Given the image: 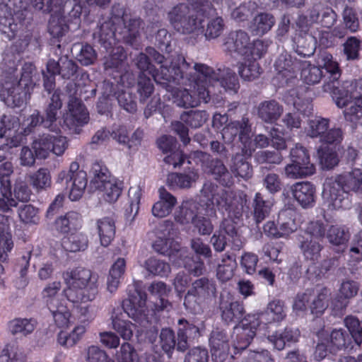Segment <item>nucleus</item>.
<instances>
[{
	"label": "nucleus",
	"mask_w": 362,
	"mask_h": 362,
	"mask_svg": "<svg viewBox=\"0 0 362 362\" xmlns=\"http://www.w3.org/2000/svg\"><path fill=\"white\" fill-rule=\"evenodd\" d=\"M170 71L166 66L160 68L161 78L167 82L189 86L173 90V102L179 107H194L202 103H207L211 90L207 85V78H218L213 68L204 64L195 63L192 67L185 58L177 57L172 64Z\"/></svg>",
	"instance_id": "obj_1"
},
{
	"label": "nucleus",
	"mask_w": 362,
	"mask_h": 362,
	"mask_svg": "<svg viewBox=\"0 0 362 362\" xmlns=\"http://www.w3.org/2000/svg\"><path fill=\"white\" fill-rule=\"evenodd\" d=\"M147 295L139 286L134 284L129 286L128 298L122 301V308H115L111 315L113 329L124 340H129L134 333L135 325L124 320V313L135 322L141 323L146 320V301Z\"/></svg>",
	"instance_id": "obj_2"
},
{
	"label": "nucleus",
	"mask_w": 362,
	"mask_h": 362,
	"mask_svg": "<svg viewBox=\"0 0 362 362\" xmlns=\"http://www.w3.org/2000/svg\"><path fill=\"white\" fill-rule=\"evenodd\" d=\"M351 191L362 192V170L359 168L327 179L322 196L330 209H348Z\"/></svg>",
	"instance_id": "obj_3"
},
{
	"label": "nucleus",
	"mask_w": 362,
	"mask_h": 362,
	"mask_svg": "<svg viewBox=\"0 0 362 362\" xmlns=\"http://www.w3.org/2000/svg\"><path fill=\"white\" fill-rule=\"evenodd\" d=\"M169 12V18L174 28L183 34H190L204 28L205 13L211 9L208 0H186Z\"/></svg>",
	"instance_id": "obj_4"
},
{
	"label": "nucleus",
	"mask_w": 362,
	"mask_h": 362,
	"mask_svg": "<svg viewBox=\"0 0 362 362\" xmlns=\"http://www.w3.org/2000/svg\"><path fill=\"white\" fill-rule=\"evenodd\" d=\"M35 74L34 65L25 63L21 68L20 79L12 75L5 77L0 97L7 106L20 107L27 103L35 86L33 80Z\"/></svg>",
	"instance_id": "obj_5"
},
{
	"label": "nucleus",
	"mask_w": 362,
	"mask_h": 362,
	"mask_svg": "<svg viewBox=\"0 0 362 362\" xmlns=\"http://www.w3.org/2000/svg\"><path fill=\"white\" fill-rule=\"evenodd\" d=\"M286 315L284 304L279 300L270 302L266 311L260 315H247L242 320L240 325L235 327L237 334L235 348L243 350L249 346L256 334L260 321L264 320L268 323L280 322Z\"/></svg>",
	"instance_id": "obj_6"
},
{
	"label": "nucleus",
	"mask_w": 362,
	"mask_h": 362,
	"mask_svg": "<svg viewBox=\"0 0 362 362\" xmlns=\"http://www.w3.org/2000/svg\"><path fill=\"white\" fill-rule=\"evenodd\" d=\"M67 288L64 290L71 303L93 301L98 293V276L89 269L76 268L63 274Z\"/></svg>",
	"instance_id": "obj_7"
},
{
	"label": "nucleus",
	"mask_w": 362,
	"mask_h": 362,
	"mask_svg": "<svg viewBox=\"0 0 362 362\" xmlns=\"http://www.w3.org/2000/svg\"><path fill=\"white\" fill-rule=\"evenodd\" d=\"M216 293V288L213 281L206 277L197 279L191 284L185 296L184 305L194 313H202Z\"/></svg>",
	"instance_id": "obj_8"
},
{
	"label": "nucleus",
	"mask_w": 362,
	"mask_h": 362,
	"mask_svg": "<svg viewBox=\"0 0 362 362\" xmlns=\"http://www.w3.org/2000/svg\"><path fill=\"white\" fill-rule=\"evenodd\" d=\"M57 182H64L69 199L71 201H76L82 197L87 186V175L84 170L79 169V164L77 162H72L69 170L59 173Z\"/></svg>",
	"instance_id": "obj_9"
},
{
	"label": "nucleus",
	"mask_w": 362,
	"mask_h": 362,
	"mask_svg": "<svg viewBox=\"0 0 362 362\" xmlns=\"http://www.w3.org/2000/svg\"><path fill=\"white\" fill-rule=\"evenodd\" d=\"M329 119L316 117L308 122L307 134L311 138H318L320 141L328 144H337L343 139L340 128L329 129Z\"/></svg>",
	"instance_id": "obj_10"
},
{
	"label": "nucleus",
	"mask_w": 362,
	"mask_h": 362,
	"mask_svg": "<svg viewBox=\"0 0 362 362\" xmlns=\"http://www.w3.org/2000/svg\"><path fill=\"white\" fill-rule=\"evenodd\" d=\"M114 11H115L116 16L119 18L117 24L122 23V26L118 25L119 40L132 45L140 36L144 22L139 17L125 13L122 8L119 6H114Z\"/></svg>",
	"instance_id": "obj_11"
},
{
	"label": "nucleus",
	"mask_w": 362,
	"mask_h": 362,
	"mask_svg": "<svg viewBox=\"0 0 362 362\" xmlns=\"http://www.w3.org/2000/svg\"><path fill=\"white\" fill-rule=\"evenodd\" d=\"M332 98L340 107L351 102L362 110V78L354 81H345L340 87L333 86Z\"/></svg>",
	"instance_id": "obj_12"
},
{
	"label": "nucleus",
	"mask_w": 362,
	"mask_h": 362,
	"mask_svg": "<svg viewBox=\"0 0 362 362\" xmlns=\"http://www.w3.org/2000/svg\"><path fill=\"white\" fill-rule=\"evenodd\" d=\"M226 189L217 185L205 183L201 190L200 202L205 205L204 214L209 217L216 216V209L228 211V204L225 199Z\"/></svg>",
	"instance_id": "obj_13"
},
{
	"label": "nucleus",
	"mask_w": 362,
	"mask_h": 362,
	"mask_svg": "<svg viewBox=\"0 0 362 362\" xmlns=\"http://www.w3.org/2000/svg\"><path fill=\"white\" fill-rule=\"evenodd\" d=\"M119 18L116 16L115 11L112 8V17L110 20L104 21L99 26L93 33L95 40L107 50L112 48V46L119 42L118 32L119 28H113L115 25L117 24Z\"/></svg>",
	"instance_id": "obj_14"
},
{
	"label": "nucleus",
	"mask_w": 362,
	"mask_h": 362,
	"mask_svg": "<svg viewBox=\"0 0 362 362\" xmlns=\"http://www.w3.org/2000/svg\"><path fill=\"white\" fill-rule=\"evenodd\" d=\"M171 229L172 224L165 226L164 231H166L167 234L164 232L161 235H158L153 243V248L156 252L168 256L172 264H180V262L177 259V255L182 248L171 238Z\"/></svg>",
	"instance_id": "obj_15"
},
{
	"label": "nucleus",
	"mask_w": 362,
	"mask_h": 362,
	"mask_svg": "<svg viewBox=\"0 0 362 362\" xmlns=\"http://www.w3.org/2000/svg\"><path fill=\"white\" fill-rule=\"evenodd\" d=\"M250 37L243 30L230 33L225 38L223 43L224 51L233 57L242 56L249 52Z\"/></svg>",
	"instance_id": "obj_16"
},
{
	"label": "nucleus",
	"mask_w": 362,
	"mask_h": 362,
	"mask_svg": "<svg viewBox=\"0 0 362 362\" xmlns=\"http://www.w3.org/2000/svg\"><path fill=\"white\" fill-rule=\"evenodd\" d=\"M219 309L221 319L226 324L239 322L245 313L243 305L238 301L233 300L228 293L221 294Z\"/></svg>",
	"instance_id": "obj_17"
},
{
	"label": "nucleus",
	"mask_w": 362,
	"mask_h": 362,
	"mask_svg": "<svg viewBox=\"0 0 362 362\" xmlns=\"http://www.w3.org/2000/svg\"><path fill=\"white\" fill-rule=\"evenodd\" d=\"M214 362H224L229 353V336L223 330H213L209 339Z\"/></svg>",
	"instance_id": "obj_18"
},
{
	"label": "nucleus",
	"mask_w": 362,
	"mask_h": 362,
	"mask_svg": "<svg viewBox=\"0 0 362 362\" xmlns=\"http://www.w3.org/2000/svg\"><path fill=\"white\" fill-rule=\"evenodd\" d=\"M205 205L192 200L185 201L175 211L174 217L177 223L186 225L193 223L199 215H204Z\"/></svg>",
	"instance_id": "obj_19"
},
{
	"label": "nucleus",
	"mask_w": 362,
	"mask_h": 362,
	"mask_svg": "<svg viewBox=\"0 0 362 362\" xmlns=\"http://www.w3.org/2000/svg\"><path fill=\"white\" fill-rule=\"evenodd\" d=\"M301 63L296 59H293L289 54L285 52L281 54L275 62V69L279 76L285 78L286 81L296 76L300 69Z\"/></svg>",
	"instance_id": "obj_20"
},
{
	"label": "nucleus",
	"mask_w": 362,
	"mask_h": 362,
	"mask_svg": "<svg viewBox=\"0 0 362 362\" xmlns=\"http://www.w3.org/2000/svg\"><path fill=\"white\" fill-rule=\"evenodd\" d=\"M69 114L64 118V123L69 129L86 124L88 114L81 100H69Z\"/></svg>",
	"instance_id": "obj_21"
},
{
	"label": "nucleus",
	"mask_w": 362,
	"mask_h": 362,
	"mask_svg": "<svg viewBox=\"0 0 362 362\" xmlns=\"http://www.w3.org/2000/svg\"><path fill=\"white\" fill-rule=\"evenodd\" d=\"M292 194L296 200L303 208L313 206L315 199V188L309 182H300L294 184L292 187Z\"/></svg>",
	"instance_id": "obj_22"
},
{
	"label": "nucleus",
	"mask_w": 362,
	"mask_h": 362,
	"mask_svg": "<svg viewBox=\"0 0 362 362\" xmlns=\"http://www.w3.org/2000/svg\"><path fill=\"white\" fill-rule=\"evenodd\" d=\"M242 153L250 157L257 148H264L269 146V138L262 134L252 135L251 124H250L245 136L242 137Z\"/></svg>",
	"instance_id": "obj_23"
},
{
	"label": "nucleus",
	"mask_w": 362,
	"mask_h": 362,
	"mask_svg": "<svg viewBox=\"0 0 362 362\" xmlns=\"http://www.w3.org/2000/svg\"><path fill=\"white\" fill-rule=\"evenodd\" d=\"M275 23V18L272 13L260 12L249 23L248 28L253 35L262 36L271 30Z\"/></svg>",
	"instance_id": "obj_24"
},
{
	"label": "nucleus",
	"mask_w": 362,
	"mask_h": 362,
	"mask_svg": "<svg viewBox=\"0 0 362 362\" xmlns=\"http://www.w3.org/2000/svg\"><path fill=\"white\" fill-rule=\"evenodd\" d=\"M284 112V107L275 100H264L257 107V115L264 122L274 123Z\"/></svg>",
	"instance_id": "obj_25"
},
{
	"label": "nucleus",
	"mask_w": 362,
	"mask_h": 362,
	"mask_svg": "<svg viewBox=\"0 0 362 362\" xmlns=\"http://www.w3.org/2000/svg\"><path fill=\"white\" fill-rule=\"evenodd\" d=\"M78 66L68 57H61L58 61L54 59H49L47 63V71L52 73H57L61 75L64 78H70L77 71Z\"/></svg>",
	"instance_id": "obj_26"
},
{
	"label": "nucleus",
	"mask_w": 362,
	"mask_h": 362,
	"mask_svg": "<svg viewBox=\"0 0 362 362\" xmlns=\"http://www.w3.org/2000/svg\"><path fill=\"white\" fill-rule=\"evenodd\" d=\"M158 193L159 200L153 204L152 214L156 217L163 218L171 212L177 199L163 187L158 189Z\"/></svg>",
	"instance_id": "obj_27"
},
{
	"label": "nucleus",
	"mask_w": 362,
	"mask_h": 362,
	"mask_svg": "<svg viewBox=\"0 0 362 362\" xmlns=\"http://www.w3.org/2000/svg\"><path fill=\"white\" fill-rule=\"evenodd\" d=\"M327 342L329 353L335 354L339 351L351 349V338L349 334L342 329H335L332 331L329 336L325 338Z\"/></svg>",
	"instance_id": "obj_28"
},
{
	"label": "nucleus",
	"mask_w": 362,
	"mask_h": 362,
	"mask_svg": "<svg viewBox=\"0 0 362 362\" xmlns=\"http://www.w3.org/2000/svg\"><path fill=\"white\" fill-rule=\"evenodd\" d=\"M62 106L60 98V93L56 90L50 98V102L45 110V117L42 119L41 123L44 127L50 129L52 132L57 130L55 122L57 118V112Z\"/></svg>",
	"instance_id": "obj_29"
},
{
	"label": "nucleus",
	"mask_w": 362,
	"mask_h": 362,
	"mask_svg": "<svg viewBox=\"0 0 362 362\" xmlns=\"http://www.w3.org/2000/svg\"><path fill=\"white\" fill-rule=\"evenodd\" d=\"M214 74L218 76V78H207V85L206 86H209V84L211 86H214V83L220 85L221 87L224 88L226 90H233L236 92L239 88V83L238 78L235 76V74L230 70V69H224L223 70H221L220 69L215 71L213 69Z\"/></svg>",
	"instance_id": "obj_30"
},
{
	"label": "nucleus",
	"mask_w": 362,
	"mask_h": 362,
	"mask_svg": "<svg viewBox=\"0 0 362 362\" xmlns=\"http://www.w3.org/2000/svg\"><path fill=\"white\" fill-rule=\"evenodd\" d=\"M249 119L247 117H243L241 120L233 121L228 123L222 129V137L226 142H231L239 136L240 142L242 141V137L245 136L250 126Z\"/></svg>",
	"instance_id": "obj_31"
},
{
	"label": "nucleus",
	"mask_w": 362,
	"mask_h": 362,
	"mask_svg": "<svg viewBox=\"0 0 362 362\" xmlns=\"http://www.w3.org/2000/svg\"><path fill=\"white\" fill-rule=\"evenodd\" d=\"M199 175L196 170H192L183 173H171L167 178V184L173 189H188L197 182Z\"/></svg>",
	"instance_id": "obj_32"
},
{
	"label": "nucleus",
	"mask_w": 362,
	"mask_h": 362,
	"mask_svg": "<svg viewBox=\"0 0 362 362\" xmlns=\"http://www.w3.org/2000/svg\"><path fill=\"white\" fill-rule=\"evenodd\" d=\"M81 226V216L76 211H69L58 217L54 221V228L61 233H68Z\"/></svg>",
	"instance_id": "obj_33"
},
{
	"label": "nucleus",
	"mask_w": 362,
	"mask_h": 362,
	"mask_svg": "<svg viewBox=\"0 0 362 362\" xmlns=\"http://www.w3.org/2000/svg\"><path fill=\"white\" fill-rule=\"evenodd\" d=\"M319 63L320 66H323L330 74L329 82L324 85V90L332 94L333 86L337 87L334 82L337 81L341 75L338 63L334 61L332 56L328 53L321 55Z\"/></svg>",
	"instance_id": "obj_34"
},
{
	"label": "nucleus",
	"mask_w": 362,
	"mask_h": 362,
	"mask_svg": "<svg viewBox=\"0 0 362 362\" xmlns=\"http://www.w3.org/2000/svg\"><path fill=\"white\" fill-rule=\"evenodd\" d=\"M300 336V332L298 329L286 327L281 332H274L269 334L267 339L272 344L277 350H282L285 348L287 342H295Z\"/></svg>",
	"instance_id": "obj_35"
},
{
	"label": "nucleus",
	"mask_w": 362,
	"mask_h": 362,
	"mask_svg": "<svg viewBox=\"0 0 362 362\" xmlns=\"http://www.w3.org/2000/svg\"><path fill=\"white\" fill-rule=\"evenodd\" d=\"M68 6L69 7H64L61 12L69 25L73 24L78 28L81 21V16H87L88 11L86 6L77 0H74L73 2L69 1Z\"/></svg>",
	"instance_id": "obj_36"
},
{
	"label": "nucleus",
	"mask_w": 362,
	"mask_h": 362,
	"mask_svg": "<svg viewBox=\"0 0 362 362\" xmlns=\"http://www.w3.org/2000/svg\"><path fill=\"white\" fill-rule=\"evenodd\" d=\"M177 259L180 264L173 263L176 267H184L190 274L198 276L203 273L204 269V262L197 257L194 259L188 255L185 248H182L177 255Z\"/></svg>",
	"instance_id": "obj_37"
},
{
	"label": "nucleus",
	"mask_w": 362,
	"mask_h": 362,
	"mask_svg": "<svg viewBox=\"0 0 362 362\" xmlns=\"http://www.w3.org/2000/svg\"><path fill=\"white\" fill-rule=\"evenodd\" d=\"M97 229L101 245L108 246L115 235V221L113 218L104 217L98 220Z\"/></svg>",
	"instance_id": "obj_38"
},
{
	"label": "nucleus",
	"mask_w": 362,
	"mask_h": 362,
	"mask_svg": "<svg viewBox=\"0 0 362 362\" xmlns=\"http://www.w3.org/2000/svg\"><path fill=\"white\" fill-rule=\"evenodd\" d=\"M299 247L305 259L313 262L320 257V252L323 245L317 240L301 236L299 240Z\"/></svg>",
	"instance_id": "obj_39"
},
{
	"label": "nucleus",
	"mask_w": 362,
	"mask_h": 362,
	"mask_svg": "<svg viewBox=\"0 0 362 362\" xmlns=\"http://www.w3.org/2000/svg\"><path fill=\"white\" fill-rule=\"evenodd\" d=\"M37 322L33 319L15 318L8 324V329L12 335L26 337L35 330Z\"/></svg>",
	"instance_id": "obj_40"
},
{
	"label": "nucleus",
	"mask_w": 362,
	"mask_h": 362,
	"mask_svg": "<svg viewBox=\"0 0 362 362\" xmlns=\"http://www.w3.org/2000/svg\"><path fill=\"white\" fill-rule=\"evenodd\" d=\"M243 153H236L231 159L230 172L236 177L248 179L252 177V168L244 158Z\"/></svg>",
	"instance_id": "obj_41"
},
{
	"label": "nucleus",
	"mask_w": 362,
	"mask_h": 362,
	"mask_svg": "<svg viewBox=\"0 0 362 362\" xmlns=\"http://www.w3.org/2000/svg\"><path fill=\"white\" fill-rule=\"evenodd\" d=\"M273 202L272 200H265L263 196L257 192L253 200V215L257 223L262 222L270 214Z\"/></svg>",
	"instance_id": "obj_42"
},
{
	"label": "nucleus",
	"mask_w": 362,
	"mask_h": 362,
	"mask_svg": "<svg viewBox=\"0 0 362 362\" xmlns=\"http://www.w3.org/2000/svg\"><path fill=\"white\" fill-rule=\"evenodd\" d=\"M19 127L18 119L12 115H3L0 119V139L5 138V141H10L11 137L18 136L22 139V136L17 134Z\"/></svg>",
	"instance_id": "obj_43"
},
{
	"label": "nucleus",
	"mask_w": 362,
	"mask_h": 362,
	"mask_svg": "<svg viewBox=\"0 0 362 362\" xmlns=\"http://www.w3.org/2000/svg\"><path fill=\"white\" fill-rule=\"evenodd\" d=\"M293 216L294 213L291 209H284L279 212L277 223L281 237H287L297 229Z\"/></svg>",
	"instance_id": "obj_44"
},
{
	"label": "nucleus",
	"mask_w": 362,
	"mask_h": 362,
	"mask_svg": "<svg viewBox=\"0 0 362 362\" xmlns=\"http://www.w3.org/2000/svg\"><path fill=\"white\" fill-rule=\"evenodd\" d=\"M331 295L327 288H322L315 296H312L309 308L311 313L317 316L322 315L328 307V300Z\"/></svg>",
	"instance_id": "obj_45"
},
{
	"label": "nucleus",
	"mask_w": 362,
	"mask_h": 362,
	"mask_svg": "<svg viewBox=\"0 0 362 362\" xmlns=\"http://www.w3.org/2000/svg\"><path fill=\"white\" fill-rule=\"evenodd\" d=\"M52 134H43L35 138L32 144V148L38 159H46L51 153Z\"/></svg>",
	"instance_id": "obj_46"
},
{
	"label": "nucleus",
	"mask_w": 362,
	"mask_h": 362,
	"mask_svg": "<svg viewBox=\"0 0 362 362\" xmlns=\"http://www.w3.org/2000/svg\"><path fill=\"white\" fill-rule=\"evenodd\" d=\"M69 26V24L62 12H54L49 21L48 31L54 37H59L67 32Z\"/></svg>",
	"instance_id": "obj_47"
},
{
	"label": "nucleus",
	"mask_w": 362,
	"mask_h": 362,
	"mask_svg": "<svg viewBox=\"0 0 362 362\" xmlns=\"http://www.w3.org/2000/svg\"><path fill=\"white\" fill-rule=\"evenodd\" d=\"M88 239L87 235L83 233L71 234L67 238L64 239L62 246L68 252H82L87 249Z\"/></svg>",
	"instance_id": "obj_48"
},
{
	"label": "nucleus",
	"mask_w": 362,
	"mask_h": 362,
	"mask_svg": "<svg viewBox=\"0 0 362 362\" xmlns=\"http://www.w3.org/2000/svg\"><path fill=\"white\" fill-rule=\"evenodd\" d=\"M350 237L349 231L344 227L331 226L327 231V238L330 244L339 246L344 250Z\"/></svg>",
	"instance_id": "obj_49"
},
{
	"label": "nucleus",
	"mask_w": 362,
	"mask_h": 362,
	"mask_svg": "<svg viewBox=\"0 0 362 362\" xmlns=\"http://www.w3.org/2000/svg\"><path fill=\"white\" fill-rule=\"evenodd\" d=\"M143 266L148 274L153 276H167L170 272V267L168 263L153 257L147 259Z\"/></svg>",
	"instance_id": "obj_50"
},
{
	"label": "nucleus",
	"mask_w": 362,
	"mask_h": 362,
	"mask_svg": "<svg viewBox=\"0 0 362 362\" xmlns=\"http://www.w3.org/2000/svg\"><path fill=\"white\" fill-rule=\"evenodd\" d=\"M86 330L84 325H78L70 333L60 332L57 337L58 342L63 346L72 347L80 341Z\"/></svg>",
	"instance_id": "obj_51"
},
{
	"label": "nucleus",
	"mask_w": 362,
	"mask_h": 362,
	"mask_svg": "<svg viewBox=\"0 0 362 362\" xmlns=\"http://www.w3.org/2000/svg\"><path fill=\"white\" fill-rule=\"evenodd\" d=\"M315 171V166H307L295 162H291V163L286 165L284 168L286 177L291 179L305 177L313 175Z\"/></svg>",
	"instance_id": "obj_52"
},
{
	"label": "nucleus",
	"mask_w": 362,
	"mask_h": 362,
	"mask_svg": "<svg viewBox=\"0 0 362 362\" xmlns=\"http://www.w3.org/2000/svg\"><path fill=\"white\" fill-rule=\"evenodd\" d=\"M0 193V211L8 212L11 210V207H16L18 206L17 201L11 197L10 180L4 179L1 181Z\"/></svg>",
	"instance_id": "obj_53"
},
{
	"label": "nucleus",
	"mask_w": 362,
	"mask_h": 362,
	"mask_svg": "<svg viewBox=\"0 0 362 362\" xmlns=\"http://www.w3.org/2000/svg\"><path fill=\"white\" fill-rule=\"evenodd\" d=\"M211 173L221 185L230 186L233 180L230 173L220 160H215L211 164Z\"/></svg>",
	"instance_id": "obj_54"
},
{
	"label": "nucleus",
	"mask_w": 362,
	"mask_h": 362,
	"mask_svg": "<svg viewBox=\"0 0 362 362\" xmlns=\"http://www.w3.org/2000/svg\"><path fill=\"white\" fill-rule=\"evenodd\" d=\"M236 268L235 260L230 256L223 257L221 263L218 264L216 269V276L222 282L229 281L234 274Z\"/></svg>",
	"instance_id": "obj_55"
},
{
	"label": "nucleus",
	"mask_w": 362,
	"mask_h": 362,
	"mask_svg": "<svg viewBox=\"0 0 362 362\" xmlns=\"http://www.w3.org/2000/svg\"><path fill=\"white\" fill-rule=\"evenodd\" d=\"M300 76L303 81L309 85H313L320 81L322 72L320 67L311 65L307 62L301 63Z\"/></svg>",
	"instance_id": "obj_56"
},
{
	"label": "nucleus",
	"mask_w": 362,
	"mask_h": 362,
	"mask_svg": "<svg viewBox=\"0 0 362 362\" xmlns=\"http://www.w3.org/2000/svg\"><path fill=\"white\" fill-rule=\"evenodd\" d=\"M61 284L59 281H54L49 284L45 288L42 292L43 298L48 308H54V305L62 301H64L59 294Z\"/></svg>",
	"instance_id": "obj_57"
},
{
	"label": "nucleus",
	"mask_w": 362,
	"mask_h": 362,
	"mask_svg": "<svg viewBox=\"0 0 362 362\" xmlns=\"http://www.w3.org/2000/svg\"><path fill=\"white\" fill-rule=\"evenodd\" d=\"M219 232L226 234L231 240L233 247L235 250H239L243 246V242L238 235V230L234 221L230 218H225L221 226Z\"/></svg>",
	"instance_id": "obj_58"
},
{
	"label": "nucleus",
	"mask_w": 362,
	"mask_h": 362,
	"mask_svg": "<svg viewBox=\"0 0 362 362\" xmlns=\"http://www.w3.org/2000/svg\"><path fill=\"white\" fill-rule=\"evenodd\" d=\"M93 178L90 185L97 189L103 188L107 182H112V179L108 170L105 167H102L99 164H95L92 168Z\"/></svg>",
	"instance_id": "obj_59"
},
{
	"label": "nucleus",
	"mask_w": 362,
	"mask_h": 362,
	"mask_svg": "<svg viewBox=\"0 0 362 362\" xmlns=\"http://www.w3.org/2000/svg\"><path fill=\"white\" fill-rule=\"evenodd\" d=\"M31 185L37 190L46 189L51 185L52 180L49 170L41 168L30 176Z\"/></svg>",
	"instance_id": "obj_60"
},
{
	"label": "nucleus",
	"mask_w": 362,
	"mask_h": 362,
	"mask_svg": "<svg viewBox=\"0 0 362 362\" xmlns=\"http://www.w3.org/2000/svg\"><path fill=\"white\" fill-rule=\"evenodd\" d=\"M73 49L77 52L76 58L82 65H90L96 59L95 51L89 45H74Z\"/></svg>",
	"instance_id": "obj_61"
},
{
	"label": "nucleus",
	"mask_w": 362,
	"mask_h": 362,
	"mask_svg": "<svg viewBox=\"0 0 362 362\" xmlns=\"http://www.w3.org/2000/svg\"><path fill=\"white\" fill-rule=\"evenodd\" d=\"M238 73L244 81H251L257 79L260 76V67L255 60H248L239 66Z\"/></svg>",
	"instance_id": "obj_62"
},
{
	"label": "nucleus",
	"mask_w": 362,
	"mask_h": 362,
	"mask_svg": "<svg viewBox=\"0 0 362 362\" xmlns=\"http://www.w3.org/2000/svg\"><path fill=\"white\" fill-rule=\"evenodd\" d=\"M48 309L51 312L53 319L57 326L63 327L68 325L71 313L66 305L64 304V301L54 305L53 309Z\"/></svg>",
	"instance_id": "obj_63"
},
{
	"label": "nucleus",
	"mask_w": 362,
	"mask_h": 362,
	"mask_svg": "<svg viewBox=\"0 0 362 362\" xmlns=\"http://www.w3.org/2000/svg\"><path fill=\"white\" fill-rule=\"evenodd\" d=\"M20 221L24 224H36L39 221L38 209L31 204H23L18 208Z\"/></svg>",
	"instance_id": "obj_64"
}]
</instances>
